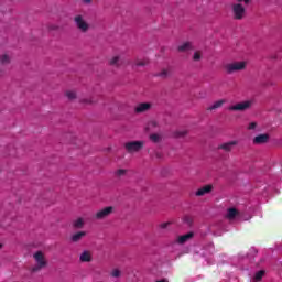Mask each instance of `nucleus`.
Returning <instances> with one entry per match:
<instances>
[{"mask_svg":"<svg viewBox=\"0 0 282 282\" xmlns=\"http://www.w3.org/2000/svg\"><path fill=\"white\" fill-rule=\"evenodd\" d=\"M36 261V265L31 268V272H41L45 265H47V261H45V256L42 251H36L33 256Z\"/></svg>","mask_w":282,"mask_h":282,"instance_id":"nucleus-1","label":"nucleus"},{"mask_svg":"<svg viewBox=\"0 0 282 282\" xmlns=\"http://www.w3.org/2000/svg\"><path fill=\"white\" fill-rule=\"evenodd\" d=\"M123 147L127 153H140L144 149V141H129Z\"/></svg>","mask_w":282,"mask_h":282,"instance_id":"nucleus-2","label":"nucleus"},{"mask_svg":"<svg viewBox=\"0 0 282 282\" xmlns=\"http://www.w3.org/2000/svg\"><path fill=\"white\" fill-rule=\"evenodd\" d=\"M246 62H232L225 65L226 74H235L236 72H243L246 69Z\"/></svg>","mask_w":282,"mask_h":282,"instance_id":"nucleus-3","label":"nucleus"},{"mask_svg":"<svg viewBox=\"0 0 282 282\" xmlns=\"http://www.w3.org/2000/svg\"><path fill=\"white\" fill-rule=\"evenodd\" d=\"M231 10H232L234 19H236V21H241V19L246 17V7L241 3H234L231 6Z\"/></svg>","mask_w":282,"mask_h":282,"instance_id":"nucleus-4","label":"nucleus"},{"mask_svg":"<svg viewBox=\"0 0 282 282\" xmlns=\"http://www.w3.org/2000/svg\"><path fill=\"white\" fill-rule=\"evenodd\" d=\"M113 213V206H107L104 207L102 209H99L93 218L96 219L97 221H102V219H107L111 214Z\"/></svg>","mask_w":282,"mask_h":282,"instance_id":"nucleus-5","label":"nucleus"},{"mask_svg":"<svg viewBox=\"0 0 282 282\" xmlns=\"http://www.w3.org/2000/svg\"><path fill=\"white\" fill-rule=\"evenodd\" d=\"M75 21V25L77 28V30H79V32H83L84 34L86 32H89V23H87V21H85V18L80 14L76 15L74 18Z\"/></svg>","mask_w":282,"mask_h":282,"instance_id":"nucleus-6","label":"nucleus"},{"mask_svg":"<svg viewBox=\"0 0 282 282\" xmlns=\"http://www.w3.org/2000/svg\"><path fill=\"white\" fill-rule=\"evenodd\" d=\"M109 65L112 67H124L126 65H129V59L123 55H117L109 61Z\"/></svg>","mask_w":282,"mask_h":282,"instance_id":"nucleus-7","label":"nucleus"},{"mask_svg":"<svg viewBox=\"0 0 282 282\" xmlns=\"http://www.w3.org/2000/svg\"><path fill=\"white\" fill-rule=\"evenodd\" d=\"M252 100H246L242 102H238L234 106L229 107V111H247V109H250L252 107Z\"/></svg>","mask_w":282,"mask_h":282,"instance_id":"nucleus-8","label":"nucleus"},{"mask_svg":"<svg viewBox=\"0 0 282 282\" xmlns=\"http://www.w3.org/2000/svg\"><path fill=\"white\" fill-rule=\"evenodd\" d=\"M238 142L237 141H229L221 143L217 147L218 151H224L225 153H230L232 151L234 147H237Z\"/></svg>","mask_w":282,"mask_h":282,"instance_id":"nucleus-9","label":"nucleus"},{"mask_svg":"<svg viewBox=\"0 0 282 282\" xmlns=\"http://www.w3.org/2000/svg\"><path fill=\"white\" fill-rule=\"evenodd\" d=\"M151 107L152 106L149 102H141L135 106L134 113H145V111H149Z\"/></svg>","mask_w":282,"mask_h":282,"instance_id":"nucleus-10","label":"nucleus"},{"mask_svg":"<svg viewBox=\"0 0 282 282\" xmlns=\"http://www.w3.org/2000/svg\"><path fill=\"white\" fill-rule=\"evenodd\" d=\"M269 140H270V134L268 133L259 134L253 139V144H267Z\"/></svg>","mask_w":282,"mask_h":282,"instance_id":"nucleus-11","label":"nucleus"},{"mask_svg":"<svg viewBox=\"0 0 282 282\" xmlns=\"http://www.w3.org/2000/svg\"><path fill=\"white\" fill-rule=\"evenodd\" d=\"M213 191V185H205L200 187L196 193V197H204V195H208Z\"/></svg>","mask_w":282,"mask_h":282,"instance_id":"nucleus-12","label":"nucleus"},{"mask_svg":"<svg viewBox=\"0 0 282 282\" xmlns=\"http://www.w3.org/2000/svg\"><path fill=\"white\" fill-rule=\"evenodd\" d=\"M193 237H195V234L193 231H189L183 236H178L177 243H180L182 246V245L186 243V241H191V239H193Z\"/></svg>","mask_w":282,"mask_h":282,"instance_id":"nucleus-13","label":"nucleus"},{"mask_svg":"<svg viewBox=\"0 0 282 282\" xmlns=\"http://www.w3.org/2000/svg\"><path fill=\"white\" fill-rule=\"evenodd\" d=\"M83 237H87V231H78V232L74 234L70 237V241H73V243H78V241H80L83 239Z\"/></svg>","mask_w":282,"mask_h":282,"instance_id":"nucleus-14","label":"nucleus"},{"mask_svg":"<svg viewBox=\"0 0 282 282\" xmlns=\"http://www.w3.org/2000/svg\"><path fill=\"white\" fill-rule=\"evenodd\" d=\"M79 261L82 263H90V261H91V251L82 252V254L79 256Z\"/></svg>","mask_w":282,"mask_h":282,"instance_id":"nucleus-15","label":"nucleus"},{"mask_svg":"<svg viewBox=\"0 0 282 282\" xmlns=\"http://www.w3.org/2000/svg\"><path fill=\"white\" fill-rule=\"evenodd\" d=\"M73 228H75L76 230H80V228H85V219L83 218H77L75 220H73Z\"/></svg>","mask_w":282,"mask_h":282,"instance_id":"nucleus-16","label":"nucleus"},{"mask_svg":"<svg viewBox=\"0 0 282 282\" xmlns=\"http://www.w3.org/2000/svg\"><path fill=\"white\" fill-rule=\"evenodd\" d=\"M178 52H191L193 50V43L185 42L177 47Z\"/></svg>","mask_w":282,"mask_h":282,"instance_id":"nucleus-17","label":"nucleus"},{"mask_svg":"<svg viewBox=\"0 0 282 282\" xmlns=\"http://www.w3.org/2000/svg\"><path fill=\"white\" fill-rule=\"evenodd\" d=\"M237 215H239V210H237V208H229L227 212V219H235V217H237Z\"/></svg>","mask_w":282,"mask_h":282,"instance_id":"nucleus-18","label":"nucleus"},{"mask_svg":"<svg viewBox=\"0 0 282 282\" xmlns=\"http://www.w3.org/2000/svg\"><path fill=\"white\" fill-rule=\"evenodd\" d=\"M134 65L135 67H147L149 65V58L135 59Z\"/></svg>","mask_w":282,"mask_h":282,"instance_id":"nucleus-19","label":"nucleus"},{"mask_svg":"<svg viewBox=\"0 0 282 282\" xmlns=\"http://www.w3.org/2000/svg\"><path fill=\"white\" fill-rule=\"evenodd\" d=\"M224 102H226L224 99L214 102V105L208 108V111H215V109H219V107H221Z\"/></svg>","mask_w":282,"mask_h":282,"instance_id":"nucleus-20","label":"nucleus"},{"mask_svg":"<svg viewBox=\"0 0 282 282\" xmlns=\"http://www.w3.org/2000/svg\"><path fill=\"white\" fill-rule=\"evenodd\" d=\"M263 276H265V271L260 270L254 274L253 281L259 282V281H261V279H263Z\"/></svg>","mask_w":282,"mask_h":282,"instance_id":"nucleus-21","label":"nucleus"},{"mask_svg":"<svg viewBox=\"0 0 282 282\" xmlns=\"http://www.w3.org/2000/svg\"><path fill=\"white\" fill-rule=\"evenodd\" d=\"M1 65H10V56L8 54H3L0 56Z\"/></svg>","mask_w":282,"mask_h":282,"instance_id":"nucleus-22","label":"nucleus"},{"mask_svg":"<svg viewBox=\"0 0 282 282\" xmlns=\"http://www.w3.org/2000/svg\"><path fill=\"white\" fill-rule=\"evenodd\" d=\"M185 135H188V131L186 130H176L174 132V138H185Z\"/></svg>","mask_w":282,"mask_h":282,"instance_id":"nucleus-23","label":"nucleus"},{"mask_svg":"<svg viewBox=\"0 0 282 282\" xmlns=\"http://www.w3.org/2000/svg\"><path fill=\"white\" fill-rule=\"evenodd\" d=\"M193 221H194L193 216L186 215L183 217V223H185V225L188 226L189 228L191 226H193Z\"/></svg>","mask_w":282,"mask_h":282,"instance_id":"nucleus-24","label":"nucleus"},{"mask_svg":"<svg viewBox=\"0 0 282 282\" xmlns=\"http://www.w3.org/2000/svg\"><path fill=\"white\" fill-rule=\"evenodd\" d=\"M192 58L195 63L202 61V51H196Z\"/></svg>","mask_w":282,"mask_h":282,"instance_id":"nucleus-25","label":"nucleus"},{"mask_svg":"<svg viewBox=\"0 0 282 282\" xmlns=\"http://www.w3.org/2000/svg\"><path fill=\"white\" fill-rule=\"evenodd\" d=\"M66 98H68V100H76V91L74 90L66 91Z\"/></svg>","mask_w":282,"mask_h":282,"instance_id":"nucleus-26","label":"nucleus"},{"mask_svg":"<svg viewBox=\"0 0 282 282\" xmlns=\"http://www.w3.org/2000/svg\"><path fill=\"white\" fill-rule=\"evenodd\" d=\"M122 272L119 269H113L110 273V276H112L113 279H119V276H121Z\"/></svg>","mask_w":282,"mask_h":282,"instance_id":"nucleus-27","label":"nucleus"},{"mask_svg":"<svg viewBox=\"0 0 282 282\" xmlns=\"http://www.w3.org/2000/svg\"><path fill=\"white\" fill-rule=\"evenodd\" d=\"M169 226H171V221L162 223L159 225V229L166 230V228H169Z\"/></svg>","mask_w":282,"mask_h":282,"instance_id":"nucleus-28","label":"nucleus"},{"mask_svg":"<svg viewBox=\"0 0 282 282\" xmlns=\"http://www.w3.org/2000/svg\"><path fill=\"white\" fill-rule=\"evenodd\" d=\"M116 175L118 177H122V175H127V170H123V169L117 170Z\"/></svg>","mask_w":282,"mask_h":282,"instance_id":"nucleus-29","label":"nucleus"},{"mask_svg":"<svg viewBox=\"0 0 282 282\" xmlns=\"http://www.w3.org/2000/svg\"><path fill=\"white\" fill-rule=\"evenodd\" d=\"M158 76H161V78H166L169 76V70L166 69H163L162 72H160L158 74Z\"/></svg>","mask_w":282,"mask_h":282,"instance_id":"nucleus-30","label":"nucleus"},{"mask_svg":"<svg viewBox=\"0 0 282 282\" xmlns=\"http://www.w3.org/2000/svg\"><path fill=\"white\" fill-rule=\"evenodd\" d=\"M150 140H152V142H160V135L159 134H151Z\"/></svg>","mask_w":282,"mask_h":282,"instance_id":"nucleus-31","label":"nucleus"},{"mask_svg":"<svg viewBox=\"0 0 282 282\" xmlns=\"http://www.w3.org/2000/svg\"><path fill=\"white\" fill-rule=\"evenodd\" d=\"M248 129L251 130V131L254 130V129H257V122H251V123L249 124Z\"/></svg>","mask_w":282,"mask_h":282,"instance_id":"nucleus-32","label":"nucleus"},{"mask_svg":"<svg viewBox=\"0 0 282 282\" xmlns=\"http://www.w3.org/2000/svg\"><path fill=\"white\" fill-rule=\"evenodd\" d=\"M238 3H245V6H248L250 3V0H237Z\"/></svg>","mask_w":282,"mask_h":282,"instance_id":"nucleus-33","label":"nucleus"},{"mask_svg":"<svg viewBox=\"0 0 282 282\" xmlns=\"http://www.w3.org/2000/svg\"><path fill=\"white\" fill-rule=\"evenodd\" d=\"M84 102H86L87 105H91L94 101H91L89 99H85Z\"/></svg>","mask_w":282,"mask_h":282,"instance_id":"nucleus-34","label":"nucleus"},{"mask_svg":"<svg viewBox=\"0 0 282 282\" xmlns=\"http://www.w3.org/2000/svg\"><path fill=\"white\" fill-rule=\"evenodd\" d=\"M83 1L84 3H87V4L91 3V0H83Z\"/></svg>","mask_w":282,"mask_h":282,"instance_id":"nucleus-35","label":"nucleus"},{"mask_svg":"<svg viewBox=\"0 0 282 282\" xmlns=\"http://www.w3.org/2000/svg\"><path fill=\"white\" fill-rule=\"evenodd\" d=\"M156 282H169V280H159V281H156Z\"/></svg>","mask_w":282,"mask_h":282,"instance_id":"nucleus-36","label":"nucleus"},{"mask_svg":"<svg viewBox=\"0 0 282 282\" xmlns=\"http://www.w3.org/2000/svg\"><path fill=\"white\" fill-rule=\"evenodd\" d=\"M156 158H161L160 153H156Z\"/></svg>","mask_w":282,"mask_h":282,"instance_id":"nucleus-37","label":"nucleus"},{"mask_svg":"<svg viewBox=\"0 0 282 282\" xmlns=\"http://www.w3.org/2000/svg\"><path fill=\"white\" fill-rule=\"evenodd\" d=\"M0 248H1V243H0Z\"/></svg>","mask_w":282,"mask_h":282,"instance_id":"nucleus-38","label":"nucleus"}]
</instances>
